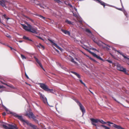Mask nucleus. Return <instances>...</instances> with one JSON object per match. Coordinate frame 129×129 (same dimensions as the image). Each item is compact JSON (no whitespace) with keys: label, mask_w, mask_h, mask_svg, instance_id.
Wrapping results in <instances>:
<instances>
[{"label":"nucleus","mask_w":129,"mask_h":129,"mask_svg":"<svg viewBox=\"0 0 129 129\" xmlns=\"http://www.w3.org/2000/svg\"><path fill=\"white\" fill-rule=\"evenodd\" d=\"M91 54L94 57H96L97 58L103 61V59L101 58L99 56H98L96 54L93 52H91Z\"/></svg>","instance_id":"12"},{"label":"nucleus","mask_w":129,"mask_h":129,"mask_svg":"<svg viewBox=\"0 0 129 129\" xmlns=\"http://www.w3.org/2000/svg\"><path fill=\"white\" fill-rule=\"evenodd\" d=\"M6 124H3V127L6 129H18L16 125H12L10 124L6 123Z\"/></svg>","instance_id":"5"},{"label":"nucleus","mask_w":129,"mask_h":129,"mask_svg":"<svg viewBox=\"0 0 129 129\" xmlns=\"http://www.w3.org/2000/svg\"><path fill=\"white\" fill-rule=\"evenodd\" d=\"M92 49L94 50H96V49L95 48H93Z\"/></svg>","instance_id":"55"},{"label":"nucleus","mask_w":129,"mask_h":129,"mask_svg":"<svg viewBox=\"0 0 129 129\" xmlns=\"http://www.w3.org/2000/svg\"><path fill=\"white\" fill-rule=\"evenodd\" d=\"M4 86L3 85H0V88H4Z\"/></svg>","instance_id":"41"},{"label":"nucleus","mask_w":129,"mask_h":129,"mask_svg":"<svg viewBox=\"0 0 129 129\" xmlns=\"http://www.w3.org/2000/svg\"><path fill=\"white\" fill-rule=\"evenodd\" d=\"M65 22L69 24L73 25V22L70 21L68 19H66L65 21Z\"/></svg>","instance_id":"18"},{"label":"nucleus","mask_w":129,"mask_h":129,"mask_svg":"<svg viewBox=\"0 0 129 129\" xmlns=\"http://www.w3.org/2000/svg\"><path fill=\"white\" fill-rule=\"evenodd\" d=\"M68 5L69 6L71 7V8H72L73 7V6H72L70 4H68Z\"/></svg>","instance_id":"40"},{"label":"nucleus","mask_w":129,"mask_h":129,"mask_svg":"<svg viewBox=\"0 0 129 129\" xmlns=\"http://www.w3.org/2000/svg\"><path fill=\"white\" fill-rule=\"evenodd\" d=\"M3 16L5 18V19H7V20H8L9 19V18H8L7 17L6 14H4V15H3Z\"/></svg>","instance_id":"28"},{"label":"nucleus","mask_w":129,"mask_h":129,"mask_svg":"<svg viewBox=\"0 0 129 129\" xmlns=\"http://www.w3.org/2000/svg\"><path fill=\"white\" fill-rule=\"evenodd\" d=\"M3 91V90H1L0 91V92H2Z\"/></svg>","instance_id":"60"},{"label":"nucleus","mask_w":129,"mask_h":129,"mask_svg":"<svg viewBox=\"0 0 129 129\" xmlns=\"http://www.w3.org/2000/svg\"><path fill=\"white\" fill-rule=\"evenodd\" d=\"M2 1H0V5H1V4L2 3Z\"/></svg>","instance_id":"56"},{"label":"nucleus","mask_w":129,"mask_h":129,"mask_svg":"<svg viewBox=\"0 0 129 129\" xmlns=\"http://www.w3.org/2000/svg\"><path fill=\"white\" fill-rule=\"evenodd\" d=\"M33 118L34 120V121L35 122H37V120L36 118V117L34 115L33 117L31 118Z\"/></svg>","instance_id":"30"},{"label":"nucleus","mask_w":129,"mask_h":129,"mask_svg":"<svg viewBox=\"0 0 129 129\" xmlns=\"http://www.w3.org/2000/svg\"><path fill=\"white\" fill-rule=\"evenodd\" d=\"M2 1L4 2V3H7L8 5H10L11 4V3L10 2V1H8L7 0H3Z\"/></svg>","instance_id":"21"},{"label":"nucleus","mask_w":129,"mask_h":129,"mask_svg":"<svg viewBox=\"0 0 129 129\" xmlns=\"http://www.w3.org/2000/svg\"><path fill=\"white\" fill-rule=\"evenodd\" d=\"M35 58L36 61L38 63V64L39 65L40 67L44 71H45V70L43 68L41 63L40 61L36 57H35Z\"/></svg>","instance_id":"10"},{"label":"nucleus","mask_w":129,"mask_h":129,"mask_svg":"<svg viewBox=\"0 0 129 129\" xmlns=\"http://www.w3.org/2000/svg\"><path fill=\"white\" fill-rule=\"evenodd\" d=\"M36 104V105L37 106H39V105H38V104Z\"/></svg>","instance_id":"64"},{"label":"nucleus","mask_w":129,"mask_h":129,"mask_svg":"<svg viewBox=\"0 0 129 129\" xmlns=\"http://www.w3.org/2000/svg\"><path fill=\"white\" fill-rule=\"evenodd\" d=\"M55 2L58 3H59L61 2L60 0H54Z\"/></svg>","instance_id":"33"},{"label":"nucleus","mask_w":129,"mask_h":129,"mask_svg":"<svg viewBox=\"0 0 129 129\" xmlns=\"http://www.w3.org/2000/svg\"><path fill=\"white\" fill-rule=\"evenodd\" d=\"M61 30L65 34L68 35H70V33L69 31L63 29H62Z\"/></svg>","instance_id":"16"},{"label":"nucleus","mask_w":129,"mask_h":129,"mask_svg":"<svg viewBox=\"0 0 129 129\" xmlns=\"http://www.w3.org/2000/svg\"><path fill=\"white\" fill-rule=\"evenodd\" d=\"M110 124H108V125L109 126H111V125H110Z\"/></svg>","instance_id":"59"},{"label":"nucleus","mask_w":129,"mask_h":129,"mask_svg":"<svg viewBox=\"0 0 129 129\" xmlns=\"http://www.w3.org/2000/svg\"><path fill=\"white\" fill-rule=\"evenodd\" d=\"M107 61L110 63H112V61L111 60H107Z\"/></svg>","instance_id":"36"},{"label":"nucleus","mask_w":129,"mask_h":129,"mask_svg":"<svg viewBox=\"0 0 129 129\" xmlns=\"http://www.w3.org/2000/svg\"><path fill=\"white\" fill-rule=\"evenodd\" d=\"M27 2H29L30 1V0H25Z\"/></svg>","instance_id":"50"},{"label":"nucleus","mask_w":129,"mask_h":129,"mask_svg":"<svg viewBox=\"0 0 129 129\" xmlns=\"http://www.w3.org/2000/svg\"><path fill=\"white\" fill-rule=\"evenodd\" d=\"M76 76L78 78H80L81 77H80V75L78 74H77V75H76Z\"/></svg>","instance_id":"37"},{"label":"nucleus","mask_w":129,"mask_h":129,"mask_svg":"<svg viewBox=\"0 0 129 129\" xmlns=\"http://www.w3.org/2000/svg\"><path fill=\"white\" fill-rule=\"evenodd\" d=\"M39 45H40V46L37 45V47H39L40 48L41 47V48H43V49H44V47L43 45H42L40 43L39 44Z\"/></svg>","instance_id":"23"},{"label":"nucleus","mask_w":129,"mask_h":129,"mask_svg":"<svg viewBox=\"0 0 129 129\" xmlns=\"http://www.w3.org/2000/svg\"><path fill=\"white\" fill-rule=\"evenodd\" d=\"M21 57L23 59H26V57L24 56L23 55L21 54Z\"/></svg>","instance_id":"25"},{"label":"nucleus","mask_w":129,"mask_h":129,"mask_svg":"<svg viewBox=\"0 0 129 129\" xmlns=\"http://www.w3.org/2000/svg\"><path fill=\"white\" fill-rule=\"evenodd\" d=\"M80 81L81 83L82 84L84 83L81 80H79Z\"/></svg>","instance_id":"39"},{"label":"nucleus","mask_w":129,"mask_h":129,"mask_svg":"<svg viewBox=\"0 0 129 129\" xmlns=\"http://www.w3.org/2000/svg\"><path fill=\"white\" fill-rule=\"evenodd\" d=\"M48 40L49 41H50V42L54 46H55L58 49H59V48H60V47L59 46H58L53 41H52V40L49 39H48Z\"/></svg>","instance_id":"13"},{"label":"nucleus","mask_w":129,"mask_h":129,"mask_svg":"<svg viewBox=\"0 0 129 129\" xmlns=\"http://www.w3.org/2000/svg\"><path fill=\"white\" fill-rule=\"evenodd\" d=\"M25 75L27 79H29V77L28 76H27V74H26V73H25Z\"/></svg>","instance_id":"42"},{"label":"nucleus","mask_w":129,"mask_h":129,"mask_svg":"<svg viewBox=\"0 0 129 129\" xmlns=\"http://www.w3.org/2000/svg\"><path fill=\"white\" fill-rule=\"evenodd\" d=\"M27 26L23 24H22V25L24 29L25 30L33 33L37 34V28L36 27H33L29 24L27 23Z\"/></svg>","instance_id":"2"},{"label":"nucleus","mask_w":129,"mask_h":129,"mask_svg":"<svg viewBox=\"0 0 129 129\" xmlns=\"http://www.w3.org/2000/svg\"><path fill=\"white\" fill-rule=\"evenodd\" d=\"M117 69L119 71L123 72L125 73H126L127 72L126 71V69L123 68L120 65L118 64L117 66Z\"/></svg>","instance_id":"9"},{"label":"nucleus","mask_w":129,"mask_h":129,"mask_svg":"<svg viewBox=\"0 0 129 129\" xmlns=\"http://www.w3.org/2000/svg\"><path fill=\"white\" fill-rule=\"evenodd\" d=\"M85 31L87 33V35L88 36L90 37H92L93 36V35L91 31H90L89 29H88L87 28L86 29Z\"/></svg>","instance_id":"11"},{"label":"nucleus","mask_w":129,"mask_h":129,"mask_svg":"<svg viewBox=\"0 0 129 129\" xmlns=\"http://www.w3.org/2000/svg\"><path fill=\"white\" fill-rule=\"evenodd\" d=\"M40 87L45 91H50V92L52 93L53 89H50L48 88V86L45 84L43 83H39Z\"/></svg>","instance_id":"4"},{"label":"nucleus","mask_w":129,"mask_h":129,"mask_svg":"<svg viewBox=\"0 0 129 129\" xmlns=\"http://www.w3.org/2000/svg\"><path fill=\"white\" fill-rule=\"evenodd\" d=\"M6 36L7 37H8V38H11V36H10V35H9L8 34H7V35Z\"/></svg>","instance_id":"35"},{"label":"nucleus","mask_w":129,"mask_h":129,"mask_svg":"<svg viewBox=\"0 0 129 129\" xmlns=\"http://www.w3.org/2000/svg\"><path fill=\"white\" fill-rule=\"evenodd\" d=\"M123 12L125 15L126 16V17L127 18L128 16H127V14L126 12L124 10H123Z\"/></svg>","instance_id":"27"},{"label":"nucleus","mask_w":129,"mask_h":129,"mask_svg":"<svg viewBox=\"0 0 129 129\" xmlns=\"http://www.w3.org/2000/svg\"><path fill=\"white\" fill-rule=\"evenodd\" d=\"M117 9H118V10L121 11L122 10V9L121 8H117Z\"/></svg>","instance_id":"47"},{"label":"nucleus","mask_w":129,"mask_h":129,"mask_svg":"<svg viewBox=\"0 0 129 129\" xmlns=\"http://www.w3.org/2000/svg\"><path fill=\"white\" fill-rule=\"evenodd\" d=\"M12 50V51L14 52V51H16V50L15 49L13 48V49Z\"/></svg>","instance_id":"48"},{"label":"nucleus","mask_w":129,"mask_h":129,"mask_svg":"<svg viewBox=\"0 0 129 129\" xmlns=\"http://www.w3.org/2000/svg\"><path fill=\"white\" fill-rule=\"evenodd\" d=\"M89 57V59H90V60H93V58H91V57Z\"/></svg>","instance_id":"46"},{"label":"nucleus","mask_w":129,"mask_h":129,"mask_svg":"<svg viewBox=\"0 0 129 129\" xmlns=\"http://www.w3.org/2000/svg\"><path fill=\"white\" fill-rule=\"evenodd\" d=\"M83 84L84 85V86L85 87H86V88H87V86H86L85 84L84 83Z\"/></svg>","instance_id":"49"},{"label":"nucleus","mask_w":129,"mask_h":129,"mask_svg":"<svg viewBox=\"0 0 129 129\" xmlns=\"http://www.w3.org/2000/svg\"><path fill=\"white\" fill-rule=\"evenodd\" d=\"M30 126H31L32 127H33L34 128V129H36V126H35V125H32L31 124V125H30Z\"/></svg>","instance_id":"34"},{"label":"nucleus","mask_w":129,"mask_h":129,"mask_svg":"<svg viewBox=\"0 0 129 129\" xmlns=\"http://www.w3.org/2000/svg\"><path fill=\"white\" fill-rule=\"evenodd\" d=\"M55 50H56V51L57 52H59V51L57 50L56 49H55Z\"/></svg>","instance_id":"57"},{"label":"nucleus","mask_w":129,"mask_h":129,"mask_svg":"<svg viewBox=\"0 0 129 129\" xmlns=\"http://www.w3.org/2000/svg\"><path fill=\"white\" fill-rule=\"evenodd\" d=\"M112 98H113L114 99V100H115V101H116V102H118V103H119V102H118V101H117L116 100V99H115V98H114L113 97H112Z\"/></svg>","instance_id":"38"},{"label":"nucleus","mask_w":129,"mask_h":129,"mask_svg":"<svg viewBox=\"0 0 129 129\" xmlns=\"http://www.w3.org/2000/svg\"><path fill=\"white\" fill-rule=\"evenodd\" d=\"M92 61L95 62H96V61L94 59H93V60H92Z\"/></svg>","instance_id":"53"},{"label":"nucleus","mask_w":129,"mask_h":129,"mask_svg":"<svg viewBox=\"0 0 129 129\" xmlns=\"http://www.w3.org/2000/svg\"><path fill=\"white\" fill-rule=\"evenodd\" d=\"M39 94L40 95V97L41 99L43 101L44 103L45 104H47L48 105H49V104L47 101V98L45 97V96L40 92L39 93Z\"/></svg>","instance_id":"7"},{"label":"nucleus","mask_w":129,"mask_h":129,"mask_svg":"<svg viewBox=\"0 0 129 129\" xmlns=\"http://www.w3.org/2000/svg\"><path fill=\"white\" fill-rule=\"evenodd\" d=\"M103 43V44H104V45H106L107 46H108L109 47H110V46H109V45H107L106 44H104V43Z\"/></svg>","instance_id":"51"},{"label":"nucleus","mask_w":129,"mask_h":129,"mask_svg":"<svg viewBox=\"0 0 129 129\" xmlns=\"http://www.w3.org/2000/svg\"><path fill=\"white\" fill-rule=\"evenodd\" d=\"M9 47L10 48L11 50H12L13 49V48L11 47L10 46Z\"/></svg>","instance_id":"52"},{"label":"nucleus","mask_w":129,"mask_h":129,"mask_svg":"<svg viewBox=\"0 0 129 129\" xmlns=\"http://www.w3.org/2000/svg\"><path fill=\"white\" fill-rule=\"evenodd\" d=\"M26 17L27 18V19L31 21L32 22L34 23V20H33L29 17L27 16H26Z\"/></svg>","instance_id":"29"},{"label":"nucleus","mask_w":129,"mask_h":129,"mask_svg":"<svg viewBox=\"0 0 129 129\" xmlns=\"http://www.w3.org/2000/svg\"><path fill=\"white\" fill-rule=\"evenodd\" d=\"M59 50H60L61 51H62L63 50V49L61 48L60 47V48H59Z\"/></svg>","instance_id":"43"},{"label":"nucleus","mask_w":129,"mask_h":129,"mask_svg":"<svg viewBox=\"0 0 129 129\" xmlns=\"http://www.w3.org/2000/svg\"><path fill=\"white\" fill-rule=\"evenodd\" d=\"M4 8H6V9L7 8V7L5 5V3H3L2 2V3L1 5Z\"/></svg>","instance_id":"22"},{"label":"nucleus","mask_w":129,"mask_h":129,"mask_svg":"<svg viewBox=\"0 0 129 129\" xmlns=\"http://www.w3.org/2000/svg\"><path fill=\"white\" fill-rule=\"evenodd\" d=\"M37 15L40 17V18H39L41 20H42V19H43L44 20H46V18L45 17H44L40 15Z\"/></svg>","instance_id":"17"},{"label":"nucleus","mask_w":129,"mask_h":129,"mask_svg":"<svg viewBox=\"0 0 129 129\" xmlns=\"http://www.w3.org/2000/svg\"><path fill=\"white\" fill-rule=\"evenodd\" d=\"M79 22H82V21L81 20H80V21H79Z\"/></svg>","instance_id":"63"},{"label":"nucleus","mask_w":129,"mask_h":129,"mask_svg":"<svg viewBox=\"0 0 129 129\" xmlns=\"http://www.w3.org/2000/svg\"><path fill=\"white\" fill-rule=\"evenodd\" d=\"M36 37H37L38 38H39V39L42 40H43V41H44V40L43 39V38H42L40 37L39 36H36Z\"/></svg>","instance_id":"31"},{"label":"nucleus","mask_w":129,"mask_h":129,"mask_svg":"<svg viewBox=\"0 0 129 129\" xmlns=\"http://www.w3.org/2000/svg\"><path fill=\"white\" fill-rule=\"evenodd\" d=\"M90 119L91 121L92 124L95 126L96 128H97V127L95 123H98V122L101 123L102 124H106L107 123V122L104 121L102 120H99L97 119H95L93 118H91Z\"/></svg>","instance_id":"3"},{"label":"nucleus","mask_w":129,"mask_h":129,"mask_svg":"<svg viewBox=\"0 0 129 129\" xmlns=\"http://www.w3.org/2000/svg\"><path fill=\"white\" fill-rule=\"evenodd\" d=\"M75 101L77 103L78 105L79 106L80 109L81 111L83 114V115L84 114V113L85 112V111L84 106L79 101L75 99Z\"/></svg>","instance_id":"6"},{"label":"nucleus","mask_w":129,"mask_h":129,"mask_svg":"<svg viewBox=\"0 0 129 129\" xmlns=\"http://www.w3.org/2000/svg\"><path fill=\"white\" fill-rule=\"evenodd\" d=\"M78 74L77 73H76L75 74V75L76 76V75Z\"/></svg>","instance_id":"62"},{"label":"nucleus","mask_w":129,"mask_h":129,"mask_svg":"<svg viewBox=\"0 0 129 129\" xmlns=\"http://www.w3.org/2000/svg\"><path fill=\"white\" fill-rule=\"evenodd\" d=\"M100 126L104 128L105 129H110V127L106 126L104 125H101Z\"/></svg>","instance_id":"20"},{"label":"nucleus","mask_w":129,"mask_h":129,"mask_svg":"<svg viewBox=\"0 0 129 129\" xmlns=\"http://www.w3.org/2000/svg\"><path fill=\"white\" fill-rule=\"evenodd\" d=\"M73 15L77 19L78 18H79L78 15V14H75L74 13H73Z\"/></svg>","instance_id":"26"},{"label":"nucleus","mask_w":129,"mask_h":129,"mask_svg":"<svg viewBox=\"0 0 129 129\" xmlns=\"http://www.w3.org/2000/svg\"><path fill=\"white\" fill-rule=\"evenodd\" d=\"M71 73H73V74H75H75L76 73V72H71Z\"/></svg>","instance_id":"45"},{"label":"nucleus","mask_w":129,"mask_h":129,"mask_svg":"<svg viewBox=\"0 0 129 129\" xmlns=\"http://www.w3.org/2000/svg\"><path fill=\"white\" fill-rule=\"evenodd\" d=\"M48 40L49 41H50V42L54 46H55L58 49H59V48H60V47L59 46H58L53 41H52V40L49 39H48Z\"/></svg>","instance_id":"14"},{"label":"nucleus","mask_w":129,"mask_h":129,"mask_svg":"<svg viewBox=\"0 0 129 129\" xmlns=\"http://www.w3.org/2000/svg\"><path fill=\"white\" fill-rule=\"evenodd\" d=\"M107 123H108V124H113V126L115 128H116L117 129H125L121 127L120 125H117L113 123V122H112L110 121H107Z\"/></svg>","instance_id":"8"},{"label":"nucleus","mask_w":129,"mask_h":129,"mask_svg":"<svg viewBox=\"0 0 129 129\" xmlns=\"http://www.w3.org/2000/svg\"><path fill=\"white\" fill-rule=\"evenodd\" d=\"M5 109L6 111L8 112V113H10L14 116L15 117L17 118L18 119L23 122L24 124H26L27 125H31V123H30L27 120H26L24 119L22 116H19L14 112H10V111H9L8 109L6 107H5Z\"/></svg>","instance_id":"1"},{"label":"nucleus","mask_w":129,"mask_h":129,"mask_svg":"<svg viewBox=\"0 0 129 129\" xmlns=\"http://www.w3.org/2000/svg\"><path fill=\"white\" fill-rule=\"evenodd\" d=\"M71 61L75 64L77 63V62L74 60V59L73 58H71Z\"/></svg>","instance_id":"24"},{"label":"nucleus","mask_w":129,"mask_h":129,"mask_svg":"<svg viewBox=\"0 0 129 129\" xmlns=\"http://www.w3.org/2000/svg\"><path fill=\"white\" fill-rule=\"evenodd\" d=\"M23 39H24L28 40L32 42L33 41L32 40L30 39H29L28 37H26L25 36H24L23 37Z\"/></svg>","instance_id":"19"},{"label":"nucleus","mask_w":129,"mask_h":129,"mask_svg":"<svg viewBox=\"0 0 129 129\" xmlns=\"http://www.w3.org/2000/svg\"><path fill=\"white\" fill-rule=\"evenodd\" d=\"M6 115V113L5 112H4L3 113V116H5Z\"/></svg>","instance_id":"44"},{"label":"nucleus","mask_w":129,"mask_h":129,"mask_svg":"<svg viewBox=\"0 0 129 129\" xmlns=\"http://www.w3.org/2000/svg\"><path fill=\"white\" fill-rule=\"evenodd\" d=\"M26 115L28 116L30 118H31L34 115L32 112H30L28 113H27Z\"/></svg>","instance_id":"15"},{"label":"nucleus","mask_w":129,"mask_h":129,"mask_svg":"<svg viewBox=\"0 0 129 129\" xmlns=\"http://www.w3.org/2000/svg\"><path fill=\"white\" fill-rule=\"evenodd\" d=\"M8 47H10V46H9V45H6Z\"/></svg>","instance_id":"61"},{"label":"nucleus","mask_w":129,"mask_h":129,"mask_svg":"<svg viewBox=\"0 0 129 129\" xmlns=\"http://www.w3.org/2000/svg\"><path fill=\"white\" fill-rule=\"evenodd\" d=\"M19 42L20 43H21L22 42V41H19Z\"/></svg>","instance_id":"58"},{"label":"nucleus","mask_w":129,"mask_h":129,"mask_svg":"<svg viewBox=\"0 0 129 129\" xmlns=\"http://www.w3.org/2000/svg\"><path fill=\"white\" fill-rule=\"evenodd\" d=\"M102 46H103V48H106L107 50H108L110 49L108 47H107L106 46H104L103 45H102Z\"/></svg>","instance_id":"32"},{"label":"nucleus","mask_w":129,"mask_h":129,"mask_svg":"<svg viewBox=\"0 0 129 129\" xmlns=\"http://www.w3.org/2000/svg\"><path fill=\"white\" fill-rule=\"evenodd\" d=\"M74 9H75V11L77 12V9L76 8H74Z\"/></svg>","instance_id":"54"}]
</instances>
